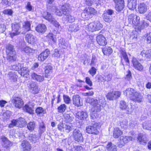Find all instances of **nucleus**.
Returning a JSON list of instances; mask_svg holds the SVG:
<instances>
[{
  "instance_id": "nucleus-1",
  "label": "nucleus",
  "mask_w": 151,
  "mask_h": 151,
  "mask_svg": "<svg viewBox=\"0 0 151 151\" xmlns=\"http://www.w3.org/2000/svg\"><path fill=\"white\" fill-rule=\"evenodd\" d=\"M102 27V24L99 21L90 23L88 26V30L92 32L100 30Z\"/></svg>"
},
{
  "instance_id": "nucleus-2",
  "label": "nucleus",
  "mask_w": 151,
  "mask_h": 151,
  "mask_svg": "<svg viewBox=\"0 0 151 151\" xmlns=\"http://www.w3.org/2000/svg\"><path fill=\"white\" fill-rule=\"evenodd\" d=\"M99 124L97 122H93L91 125H89L86 128V132L89 134H97L99 133L98 128Z\"/></svg>"
},
{
  "instance_id": "nucleus-3",
  "label": "nucleus",
  "mask_w": 151,
  "mask_h": 151,
  "mask_svg": "<svg viewBox=\"0 0 151 151\" xmlns=\"http://www.w3.org/2000/svg\"><path fill=\"white\" fill-rule=\"evenodd\" d=\"M12 101L15 107L18 109L22 108L24 105V101L20 97L13 96Z\"/></svg>"
},
{
  "instance_id": "nucleus-4",
  "label": "nucleus",
  "mask_w": 151,
  "mask_h": 151,
  "mask_svg": "<svg viewBox=\"0 0 151 151\" xmlns=\"http://www.w3.org/2000/svg\"><path fill=\"white\" fill-rule=\"evenodd\" d=\"M121 92L118 91H110L106 95L107 98L110 100H113L120 97Z\"/></svg>"
},
{
  "instance_id": "nucleus-5",
  "label": "nucleus",
  "mask_w": 151,
  "mask_h": 151,
  "mask_svg": "<svg viewBox=\"0 0 151 151\" xmlns=\"http://www.w3.org/2000/svg\"><path fill=\"white\" fill-rule=\"evenodd\" d=\"M12 30L10 33L12 37L16 35L19 34V29L20 28V25L19 23L12 24H11Z\"/></svg>"
},
{
  "instance_id": "nucleus-6",
  "label": "nucleus",
  "mask_w": 151,
  "mask_h": 151,
  "mask_svg": "<svg viewBox=\"0 0 151 151\" xmlns=\"http://www.w3.org/2000/svg\"><path fill=\"white\" fill-rule=\"evenodd\" d=\"M73 135L74 140L78 142L82 141L83 137L81 131L78 129H75L73 132Z\"/></svg>"
},
{
  "instance_id": "nucleus-7",
  "label": "nucleus",
  "mask_w": 151,
  "mask_h": 151,
  "mask_svg": "<svg viewBox=\"0 0 151 151\" xmlns=\"http://www.w3.org/2000/svg\"><path fill=\"white\" fill-rule=\"evenodd\" d=\"M132 62L133 66L135 69L139 71H142V70L143 68V66L136 58L134 57L133 58Z\"/></svg>"
},
{
  "instance_id": "nucleus-8",
  "label": "nucleus",
  "mask_w": 151,
  "mask_h": 151,
  "mask_svg": "<svg viewBox=\"0 0 151 151\" xmlns=\"http://www.w3.org/2000/svg\"><path fill=\"white\" fill-rule=\"evenodd\" d=\"M142 98L140 93L135 91L133 96L130 97V99L135 102H140L142 101Z\"/></svg>"
},
{
  "instance_id": "nucleus-9",
  "label": "nucleus",
  "mask_w": 151,
  "mask_h": 151,
  "mask_svg": "<svg viewBox=\"0 0 151 151\" xmlns=\"http://www.w3.org/2000/svg\"><path fill=\"white\" fill-rule=\"evenodd\" d=\"M96 41L99 45L102 46H105L107 43L105 37L101 34H99L96 37Z\"/></svg>"
},
{
  "instance_id": "nucleus-10",
  "label": "nucleus",
  "mask_w": 151,
  "mask_h": 151,
  "mask_svg": "<svg viewBox=\"0 0 151 151\" xmlns=\"http://www.w3.org/2000/svg\"><path fill=\"white\" fill-rule=\"evenodd\" d=\"M137 139L139 142L142 145L146 144L148 140L146 135L142 133L138 135Z\"/></svg>"
},
{
  "instance_id": "nucleus-11",
  "label": "nucleus",
  "mask_w": 151,
  "mask_h": 151,
  "mask_svg": "<svg viewBox=\"0 0 151 151\" xmlns=\"http://www.w3.org/2000/svg\"><path fill=\"white\" fill-rule=\"evenodd\" d=\"M19 69V73L22 76L27 77L26 75L28 74L29 72V70L28 68L24 67L23 65L21 64V67Z\"/></svg>"
},
{
  "instance_id": "nucleus-12",
  "label": "nucleus",
  "mask_w": 151,
  "mask_h": 151,
  "mask_svg": "<svg viewBox=\"0 0 151 151\" xmlns=\"http://www.w3.org/2000/svg\"><path fill=\"white\" fill-rule=\"evenodd\" d=\"M29 90L31 93L36 94L39 92L40 88L34 83L31 82L29 84Z\"/></svg>"
},
{
  "instance_id": "nucleus-13",
  "label": "nucleus",
  "mask_w": 151,
  "mask_h": 151,
  "mask_svg": "<svg viewBox=\"0 0 151 151\" xmlns=\"http://www.w3.org/2000/svg\"><path fill=\"white\" fill-rule=\"evenodd\" d=\"M0 139L2 142V145L4 147L7 148L12 145L11 142L5 136H1Z\"/></svg>"
},
{
  "instance_id": "nucleus-14",
  "label": "nucleus",
  "mask_w": 151,
  "mask_h": 151,
  "mask_svg": "<svg viewBox=\"0 0 151 151\" xmlns=\"http://www.w3.org/2000/svg\"><path fill=\"white\" fill-rule=\"evenodd\" d=\"M148 7L145 3H141L138 6V11L140 14H144L147 11Z\"/></svg>"
},
{
  "instance_id": "nucleus-15",
  "label": "nucleus",
  "mask_w": 151,
  "mask_h": 151,
  "mask_svg": "<svg viewBox=\"0 0 151 151\" xmlns=\"http://www.w3.org/2000/svg\"><path fill=\"white\" fill-rule=\"evenodd\" d=\"M73 104L78 106L82 105V103L80 101V98L78 95H74L73 97Z\"/></svg>"
},
{
  "instance_id": "nucleus-16",
  "label": "nucleus",
  "mask_w": 151,
  "mask_h": 151,
  "mask_svg": "<svg viewBox=\"0 0 151 151\" xmlns=\"http://www.w3.org/2000/svg\"><path fill=\"white\" fill-rule=\"evenodd\" d=\"M26 38L29 43L33 44L36 41V39L32 34H27L26 35Z\"/></svg>"
},
{
  "instance_id": "nucleus-17",
  "label": "nucleus",
  "mask_w": 151,
  "mask_h": 151,
  "mask_svg": "<svg viewBox=\"0 0 151 151\" xmlns=\"http://www.w3.org/2000/svg\"><path fill=\"white\" fill-rule=\"evenodd\" d=\"M123 133V132L118 128H115L113 131V136L115 138H118Z\"/></svg>"
},
{
  "instance_id": "nucleus-18",
  "label": "nucleus",
  "mask_w": 151,
  "mask_h": 151,
  "mask_svg": "<svg viewBox=\"0 0 151 151\" xmlns=\"http://www.w3.org/2000/svg\"><path fill=\"white\" fill-rule=\"evenodd\" d=\"M137 0H128V7L129 9L134 10L136 8Z\"/></svg>"
},
{
  "instance_id": "nucleus-19",
  "label": "nucleus",
  "mask_w": 151,
  "mask_h": 151,
  "mask_svg": "<svg viewBox=\"0 0 151 151\" xmlns=\"http://www.w3.org/2000/svg\"><path fill=\"white\" fill-rule=\"evenodd\" d=\"M46 30V27L44 24H40L36 27V30L39 33H44Z\"/></svg>"
},
{
  "instance_id": "nucleus-20",
  "label": "nucleus",
  "mask_w": 151,
  "mask_h": 151,
  "mask_svg": "<svg viewBox=\"0 0 151 151\" xmlns=\"http://www.w3.org/2000/svg\"><path fill=\"white\" fill-rule=\"evenodd\" d=\"M31 76L33 79L39 82H42L44 80V77L43 76L38 75L34 73H32Z\"/></svg>"
},
{
  "instance_id": "nucleus-21",
  "label": "nucleus",
  "mask_w": 151,
  "mask_h": 151,
  "mask_svg": "<svg viewBox=\"0 0 151 151\" xmlns=\"http://www.w3.org/2000/svg\"><path fill=\"white\" fill-rule=\"evenodd\" d=\"M7 58L9 62H12L16 60V52L11 53L7 54Z\"/></svg>"
},
{
  "instance_id": "nucleus-22",
  "label": "nucleus",
  "mask_w": 151,
  "mask_h": 151,
  "mask_svg": "<svg viewBox=\"0 0 151 151\" xmlns=\"http://www.w3.org/2000/svg\"><path fill=\"white\" fill-rule=\"evenodd\" d=\"M135 91V90L133 89L129 88H127L124 91V93L126 96L129 97L130 99V97L133 96Z\"/></svg>"
},
{
  "instance_id": "nucleus-23",
  "label": "nucleus",
  "mask_w": 151,
  "mask_h": 151,
  "mask_svg": "<svg viewBox=\"0 0 151 151\" xmlns=\"http://www.w3.org/2000/svg\"><path fill=\"white\" fill-rule=\"evenodd\" d=\"M106 148L107 151H117L116 146L111 142L108 144Z\"/></svg>"
},
{
  "instance_id": "nucleus-24",
  "label": "nucleus",
  "mask_w": 151,
  "mask_h": 151,
  "mask_svg": "<svg viewBox=\"0 0 151 151\" xmlns=\"http://www.w3.org/2000/svg\"><path fill=\"white\" fill-rule=\"evenodd\" d=\"M134 135L133 134L132 136H122L120 137V140L122 141L124 144L127 143L130 140H132L134 137Z\"/></svg>"
},
{
  "instance_id": "nucleus-25",
  "label": "nucleus",
  "mask_w": 151,
  "mask_h": 151,
  "mask_svg": "<svg viewBox=\"0 0 151 151\" xmlns=\"http://www.w3.org/2000/svg\"><path fill=\"white\" fill-rule=\"evenodd\" d=\"M77 114L78 119L81 120H84L88 116V114L87 112L84 111H79L78 112Z\"/></svg>"
},
{
  "instance_id": "nucleus-26",
  "label": "nucleus",
  "mask_w": 151,
  "mask_h": 151,
  "mask_svg": "<svg viewBox=\"0 0 151 151\" xmlns=\"http://www.w3.org/2000/svg\"><path fill=\"white\" fill-rule=\"evenodd\" d=\"M21 147L25 150H29L30 149L31 146L28 141L26 140L22 141L21 145Z\"/></svg>"
},
{
  "instance_id": "nucleus-27",
  "label": "nucleus",
  "mask_w": 151,
  "mask_h": 151,
  "mask_svg": "<svg viewBox=\"0 0 151 151\" xmlns=\"http://www.w3.org/2000/svg\"><path fill=\"white\" fill-rule=\"evenodd\" d=\"M86 101L87 102L90 103L93 106L99 104L98 100L97 99L91 97L88 98L86 99Z\"/></svg>"
},
{
  "instance_id": "nucleus-28",
  "label": "nucleus",
  "mask_w": 151,
  "mask_h": 151,
  "mask_svg": "<svg viewBox=\"0 0 151 151\" xmlns=\"http://www.w3.org/2000/svg\"><path fill=\"white\" fill-rule=\"evenodd\" d=\"M8 77L11 81H17V76L15 73L9 72L8 74Z\"/></svg>"
},
{
  "instance_id": "nucleus-29",
  "label": "nucleus",
  "mask_w": 151,
  "mask_h": 151,
  "mask_svg": "<svg viewBox=\"0 0 151 151\" xmlns=\"http://www.w3.org/2000/svg\"><path fill=\"white\" fill-rule=\"evenodd\" d=\"M102 52L104 55H109L112 52L113 50L111 47H108L103 49Z\"/></svg>"
},
{
  "instance_id": "nucleus-30",
  "label": "nucleus",
  "mask_w": 151,
  "mask_h": 151,
  "mask_svg": "<svg viewBox=\"0 0 151 151\" xmlns=\"http://www.w3.org/2000/svg\"><path fill=\"white\" fill-rule=\"evenodd\" d=\"M62 10L64 12V15H66L69 11L70 5L68 3H65L61 6Z\"/></svg>"
},
{
  "instance_id": "nucleus-31",
  "label": "nucleus",
  "mask_w": 151,
  "mask_h": 151,
  "mask_svg": "<svg viewBox=\"0 0 151 151\" xmlns=\"http://www.w3.org/2000/svg\"><path fill=\"white\" fill-rule=\"evenodd\" d=\"M25 120L22 118H20L18 119L17 127H23L26 124Z\"/></svg>"
},
{
  "instance_id": "nucleus-32",
  "label": "nucleus",
  "mask_w": 151,
  "mask_h": 151,
  "mask_svg": "<svg viewBox=\"0 0 151 151\" xmlns=\"http://www.w3.org/2000/svg\"><path fill=\"white\" fill-rule=\"evenodd\" d=\"M59 47L65 49L67 47V44L65 42L64 39L61 38L59 40Z\"/></svg>"
},
{
  "instance_id": "nucleus-33",
  "label": "nucleus",
  "mask_w": 151,
  "mask_h": 151,
  "mask_svg": "<svg viewBox=\"0 0 151 151\" xmlns=\"http://www.w3.org/2000/svg\"><path fill=\"white\" fill-rule=\"evenodd\" d=\"M28 139L31 142L34 143H35L38 138L37 137L35 134H30L28 137Z\"/></svg>"
},
{
  "instance_id": "nucleus-34",
  "label": "nucleus",
  "mask_w": 151,
  "mask_h": 151,
  "mask_svg": "<svg viewBox=\"0 0 151 151\" xmlns=\"http://www.w3.org/2000/svg\"><path fill=\"white\" fill-rule=\"evenodd\" d=\"M43 15L44 17L46 19H47L50 22H51V21H52L54 19L51 15V14L47 12H45L43 14Z\"/></svg>"
},
{
  "instance_id": "nucleus-35",
  "label": "nucleus",
  "mask_w": 151,
  "mask_h": 151,
  "mask_svg": "<svg viewBox=\"0 0 151 151\" xmlns=\"http://www.w3.org/2000/svg\"><path fill=\"white\" fill-rule=\"evenodd\" d=\"M6 54L14 53L15 52L14 49V47L11 45H9L6 47Z\"/></svg>"
},
{
  "instance_id": "nucleus-36",
  "label": "nucleus",
  "mask_w": 151,
  "mask_h": 151,
  "mask_svg": "<svg viewBox=\"0 0 151 151\" xmlns=\"http://www.w3.org/2000/svg\"><path fill=\"white\" fill-rule=\"evenodd\" d=\"M79 30L78 25L76 24H73L70 25L69 27V30L72 32H76Z\"/></svg>"
},
{
  "instance_id": "nucleus-37",
  "label": "nucleus",
  "mask_w": 151,
  "mask_h": 151,
  "mask_svg": "<svg viewBox=\"0 0 151 151\" xmlns=\"http://www.w3.org/2000/svg\"><path fill=\"white\" fill-rule=\"evenodd\" d=\"M120 52L122 57L123 58L125 61L129 63V61L125 50L123 49H121Z\"/></svg>"
},
{
  "instance_id": "nucleus-38",
  "label": "nucleus",
  "mask_w": 151,
  "mask_h": 151,
  "mask_svg": "<svg viewBox=\"0 0 151 151\" xmlns=\"http://www.w3.org/2000/svg\"><path fill=\"white\" fill-rule=\"evenodd\" d=\"M52 70V67L50 65H47L45 67V77L47 78L48 75H47L50 73H51Z\"/></svg>"
},
{
  "instance_id": "nucleus-39",
  "label": "nucleus",
  "mask_w": 151,
  "mask_h": 151,
  "mask_svg": "<svg viewBox=\"0 0 151 151\" xmlns=\"http://www.w3.org/2000/svg\"><path fill=\"white\" fill-rule=\"evenodd\" d=\"M103 17L104 21L106 22H110L112 20V16L108 15V14L104 13L103 14Z\"/></svg>"
},
{
  "instance_id": "nucleus-40",
  "label": "nucleus",
  "mask_w": 151,
  "mask_h": 151,
  "mask_svg": "<svg viewBox=\"0 0 151 151\" xmlns=\"http://www.w3.org/2000/svg\"><path fill=\"white\" fill-rule=\"evenodd\" d=\"M143 127L144 129L147 130H151V121L145 122L142 124Z\"/></svg>"
},
{
  "instance_id": "nucleus-41",
  "label": "nucleus",
  "mask_w": 151,
  "mask_h": 151,
  "mask_svg": "<svg viewBox=\"0 0 151 151\" xmlns=\"http://www.w3.org/2000/svg\"><path fill=\"white\" fill-rule=\"evenodd\" d=\"M31 24L30 22L29 21H26L25 22L23 25V27L24 30L26 31H28L30 29Z\"/></svg>"
},
{
  "instance_id": "nucleus-42",
  "label": "nucleus",
  "mask_w": 151,
  "mask_h": 151,
  "mask_svg": "<svg viewBox=\"0 0 151 151\" xmlns=\"http://www.w3.org/2000/svg\"><path fill=\"white\" fill-rule=\"evenodd\" d=\"M64 132H69L73 129V126L71 124H64Z\"/></svg>"
},
{
  "instance_id": "nucleus-43",
  "label": "nucleus",
  "mask_w": 151,
  "mask_h": 151,
  "mask_svg": "<svg viewBox=\"0 0 151 151\" xmlns=\"http://www.w3.org/2000/svg\"><path fill=\"white\" fill-rule=\"evenodd\" d=\"M99 0H85V3L88 6H91L93 2H95L96 4H101L99 1Z\"/></svg>"
},
{
  "instance_id": "nucleus-44",
  "label": "nucleus",
  "mask_w": 151,
  "mask_h": 151,
  "mask_svg": "<svg viewBox=\"0 0 151 151\" xmlns=\"http://www.w3.org/2000/svg\"><path fill=\"white\" fill-rule=\"evenodd\" d=\"M45 130V125L44 123L42 122L40 124L39 127V133L41 134L44 132Z\"/></svg>"
},
{
  "instance_id": "nucleus-45",
  "label": "nucleus",
  "mask_w": 151,
  "mask_h": 151,
  "mask_svg": "<svg viewBox=\"0 0 151 151\" xmlns=\"http://www.w3.org/2000/svg\"><path fill=\"white\" fill-rule=\"evenodd\" d=\"M23 50L25 53L29 55H32L35 52V50L28 47H25L23 49Z\"/></svg>"
},
{
  "instance_id": "nucleus-46",
  "label": "nucleus",
  "mask_w": 151,
  "mask_h": 151,
  "mask_svg": "<svg viewBox=\"0 0 151 151\" xmlns=\"http://www.w3.org/2000/svg\"><path fill=\"white\" fill-rule=\"evenodd\" d=\"M86 10L85 9L84 12L81 14V16L83 18L86 19H88L91 17V16L89 14Z\"/></svg>"
},
{
  "instance_id": "nucleus-47",
  "label": "nucleus",
  "mask_w": 151,
  "mask_h": 151,
  "mask_svg": "<svg viewBox=\"0 0 151 151\" xmlns=\"http://www.w3.org/2000/svg\"><path fill=\"white\" fill-rule=\"evenodd\" d=\"M24 109H25L26 111L28 112L31 113L34 111L33 107L32 106H30L29 105H25L24 107Z\"/></svg>"
},
{
  "instance_id": "nucleus-48",
  "label": "nucleus",
  "mask_w": 151,
  "mask_h": 151,
  "mask_svg": "<svg viewBox=\"0 0 151 151\" xmlns=\"http://www.w3.org/2000/svg\"><path fill=\"white\" fill-rule=\"evenodd\" d=\"M124 3L117 4L116 5L115 9L116 11L118 12L121 11L124 8Z\"/></svg>"
},
{
  "instance_id": "nucleus-49",
  "label": "nucleus",
  "mask_w": 151,
  "mask_h": 151,
  "mask_svg": "<svg viewBox=\"0 0 151 151\" xmlns=\"http://www.w3.org/2000/svg\"><path fill=\"white\" fill-rule=\"evenodd\" d=\"M89 14L91 15L92 14H95L97 12L94 9L91 7H89L85 9Z\"/></svg>"
},
{
  "instance_id": "nucleus-50",
  "label": "nucleus",
  "mask_w": 151,
  "mask_h": 151,
  "mask_svg": "<svg viewBox=\"0 0 151 151\" xmlns=\"http://www.w3.org/2000/svg\"><path fill=\"white\" fill-rule=\"evenodd\" d=\"M127 105L126 102L122 100L120 102V107L122 110L127 109Z\"/></svg>"
},
{
  "instance_id": "nucleus-51",
  "label": "nucleus",
  "mask_w": 151,
  "mask_h": 151,
  "mask_svg": "<svg viewBox=\"0 0 151 151\" xmlns=\"http://www.w3.org/2000/svg\"><path fill=\"white\" fill-rule=\"evenodd\" d=\"M66 108V106L65 104H62L58 108V112L60 113L64 112Z\"/></svg>"
},
{
  "instance_id": "nucleus-52",
  "label": "nucleus",
  "mask_w": 151,
  "mask_h": 151,
  "mask_svg": "<svg viewBox=\"0 0 151 151\" xmlns=\"http://www.w3.org/2000/svg\"><path fill=\"white\" fill-rule=\"evenodd\" d=\"M135 17H136L135 18V19H134L132 24H134L135 26H138L140 22L139 20L140 17L136 15V16Z\"/></svg>"
},
{
  "instance_id": "nucleus-53",
  "label": "nucleus",
  "mask_w": 151,
  "mask_h": 151,
  "mask_svg": "<svg viewBox=\"0 0 151 151\" xmlns=\"http://www.w3.org/2000/svg\"><path fill=\"white\" fill-rule=\"evenodd\" d=\"M36 112L38 114H44L46 113V111L42 107H39L36 109Z\"/></svg>"
},
{
  "instance_id": "nucleus-54",
  "label": "nucleus",
  "mask_w": 151,
  "mask_h": 151,
  "mask_svg": "<svg viewBox=\"0 0 151 151\" xmlns=\"http://www.w3.org/2000/svg\"><path fill=\"white\" fill-rule=\"evenodd\" d=\"M61 53V51L58 49H55V50L54 53L52 55V57L58 58L60 56Z\"/></svg>"
},
{
  "instance_id": "nucleus-55",
  "label": "nucleus",
  "mask_w": 151,
  "mask_h": 151,
  "mask_svg": "<svg viewBox=\"0 0 151 151\" xmlns=\"http://www.w3.org/2000/svg\"><path fill=\"white\" fill-rule=\"evenodd\" d=\"M66 19L67 21L69 23H72L75 21V19L74 17L70 14L66 15Z\"/></svg>"
},
{
  "instance_id": "nucleus-56",
  "label": "nucleus",
  "mask_w": 151,
  "mask_h": 151,
  "mask_svg": "<svg viewBox=\"0 0 151 151\" xmlns=\"http://www.w3.org/2000/svg\"><path fill=\"white\" fill-rule=\"evenodd\" d=\"M35 126V124L34 122H30L27 124L28 129L31 130H34Z\"/></svg>"
},
{
  "instance_id": "nucleus-57",
  "label": "nucleus",
  "mask_w": 151,
  "mask_h": 151,
  "mask_svg": "<svg viewBox=\"0 0 151 151\" xmlns=\"http://www.w3.org/2000/svg\"><path fill=\"white\" fill-rule=\"evenodd\" d=\"M55 9V12L56 14L59 16H61L63 14L64 15V12L63 10H62V8L61 9H59L58 7H56Z\"/></svg>"
},
{
  "instance_id": "nucleus-58",
  "label": "nucleus",
  "mask_w": 151,
  "mask_h": 151,
  "mask_svg": "<svg viewBox=\"0 0 151 151\" xmlns=\"http://www.w3.org/2000/svg\"><path fill=\"white\" fill-rule=\"evenodd\" d=\"M145 40L148 43H151V32L147 33L145 35Z\"/></svg>"
},
{
  "instance_id": "nucleus-59",
  "label": "nucleus",
  "mask_w": 151,
  "mask_h": 151,
  "mask_svg": "<svg viewBox=\"0 0 151 151\" xmlns=\"http://www.w3.org/2000/svg\"><path fill=\"white\" fill-rule=\"evenodd\" d=\"M21 67V64L18 63L17 64L14 65L12 66L11 69L12 70L18 71L19 72V69Z\"/></svg>"
},
{
  "instance_id": "nucleus-60",
  "label": "nucleus",
  "mask_w": 151,
  "mask_h": 151,
  "mask_svg": "<svg viewBox=\"0 0 151 151\" xmlns=\"http://www.w3.org/2000/svg\"><path fill=\"white\" fill-rule=\"evenodd\" d=\"M135 16H136V14H130L129 16L128 20L130 23L132 24L134 19H135L136 17Z\"/></svg>"
},
{
  "instance_id": "nucleus-61",
  "label": "nucleus",
  "mask_w": 151,
  "mask_h": 151,
  "mask_svg": "<svg viewBox=\"0 0 151 151\" xmlns=\"http://www.w3.org/2000/svg\"><path fill=\"white\" fill-rule=\"evenodd\" d=\"M63 98L64 102L67 104H69L70 102V99L69 96L67 95L64 94Z\"/></svg>"
},
{
  "instance_id": "nucleus-62",
  "label": "nucleus",
  "mask_w": 151,
  "mask_h": 151,
  "mask_svg": "<svg viewBox=\"0 0 151 151\" xmlns=\"http://www.w3.org/2000/svg\"><path fill=\"white\" fill-rule=\"evenodd\" d=\"M101 105L99 104L93 106V111L96 112H99L101 111Z\"/></svg>"
},
{
  "instance_id": "nucleus-63",
  "label": "nucleus",
  "mask_w": 151,
  "mask_h": 151,
  "mask_svg": "<svg viewBox=\"0 0 151 151\" xmlns=\"http://www.w3.org/2000/svg\"><path fill=\"white\" fill-rule=\"evenodd\" d=\"M47 37L49 38L50 40H51L54 42H55L56 41V38L55 35L52 33H49L47 36Z\"/></svg>"
},
{
  "instance_id": "nucleus-64",
  "label": "nucleus",
  "mask_w": 151,
  "mask_h": 151,
  "mask_svg": "<svg viewBox=\"0 0 151 151\" xmlns=\"http://www.w3.org/2000/svg\"><path fill=\"white\" fill-rule=\"evenodd\" d=\"M96 69L94 67H92L91 68L89 71L90 74L93 76L96 73Z\"/></svg>"
}]
</instances>
